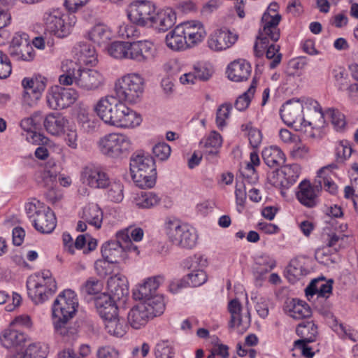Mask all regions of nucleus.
Wrapping results in <instances>:
<instances>
[{
    "label": "nucleus",
    "instance_id": "obj_1",
    "mask_svg": "<svg viewBox=\"0 0 358 358\" xmlns=\"http://www.w3.org/2000/svg\"><path fill=\"white\" fill-rule=\"evenodd\" d=\"M94 110L106 124L119 129H134L143 121L141 114L113 96L99 99L94 106Z\"/></svg>",
    "mask_w": 358,
    "mask_h": 358
},
{
    "label": "nucleus",
    "instance_id": "obj_2",
    "mask_svg": "<svg viewBox=\"0 0 358 358\" xmlns=\"http://www.w3.org/2000/svg\"><path fill=\"white\" fill-rule=\"evenodd\" d=\"M164 231L169 241L179 248L192 249L197 243L198 234L196 229L176 218L166 219Z\"/></svg>",
    "mask_w": 358,
    "mask_h": 358
},
{
    "label": "nucleus",
    "instance_id": "obj_3",
    "mask_svg": "<svg viewBox=\"0 0 358 358\" xmlns=\"http://www.w3.org/2000/svg\"><path fill=\"white\" fill-rule=\"evenodd\" d=\"M57 289L55 279L49 270H43L27 278V294L36 304L42 303Z\"/></svg>",
    "mask_w": 358,
    "mask_h": 358
},
{
    "label": "nucleus",
    "instance_id": "obj_4",
    "mask_svg": "<svg viewBox=\"0 0 358 358\" xmlns=\"http://www.w3.org/2000/svg\"><path fill=\"white\" fill-rule=\"evenodd\" d=\"M96 145L103 155L115 159L127 157L132 150L131 138L122 132L105 134L98 140Z\"/></svg>",
    "mask_w": 358,
    "mask_h": 358
},
{
    "label": "nucleus",
    "instance_id": "obj_5",
    "mask_svg": "<svg viewBox=\"0 0 358 358\" xmlns=\"http://www.w3.org/2000/svg\"><path fill=\"white\" fill-rule=\"evenodd\" d=\"M144 90V79L137 73H127L115 82V91L122 101L129 103L138 102Z\"/></svg>",
    "mask_w": 358,
    "mask_h": 358
},
{
    "label": "nucleus",
    "instance_id": "obj_6",
    "mask_svg": "<svg viewBox=\"0 0 358 358\" xmlns=\"http://www.w3.org/2000/svg\"><path fill=\"white\" fill-rule=\"evenodd\" d=\"M0 345L11 358H22V315H18L0 332Z\"/></svg>",
    "mask_w": 358,
    "mask_h": 358
},
{
    "label": "nucleus",
    "instance_id": "obj_7",
    "mask_svg": "<svg viewBox=\"0 0 358 358\" xmlns=\"http://www.w3.org/2000/svg\"><path fill=\"white\" fill-rule=\"evenodd\" d=\"M80 97L74 88H64L58 85L50 87L46 92L48 106L52 110H61L74 104Z\"/></svg>",
    "mask_w": 358,
    "mask_h": 358
},
{
    "label": "nucleus",
    "instance_id": "obj_8",
    "mask_svg": "<svg viewBox=\"0 0 358 358\" xmlns=\"http://www.w3.org/2000/svg\"><path fill=\"white\" fill-rule=\"evenodd\" d=\"M183 266L189 270L185 276L187 283L192 287L203 285L208 280L205 268L208 266L207 258L201 254H195L186 258Z\"/></svg>",
    "mask_w": 358,
    "mask_h": 358
},
{
    "label": "nucleus",
    "instance_id": "obj_9",
    "mask_svg": "<svg viewBox=\"0 0 358 358\" xmlns=\"http://www.w3.org/2000/svg\"><path fill=\"white\" fill-rule=\"evenodd\" d=\"M282 120L287 126L294 127L296 130H303L307 126L312 125L304 119L303 107L298 99L294 98L287 101L280 110Z\"/></svg>",
    "mask_w": 358,
    "mask_h": 358
},
{
    "label": "nucleus",
    "instance_id": "obj_10",
    "mask_svg": "<svg viewBox=\"0 0 358 358\" xmlns=\"http://www.w3.org/2000/svg\"><path fill=\"white\" fill-rule=\"evenodd\" d=\"M344 236L341 234L331 232L324 234L322 240L324 245L315 250V257L316 260L324 265L329 266L336 262L334 255L341 248Z\"/></svg>",
    "mask_w": 358,
    "mask_h": 358
},
{
    "label": "nucleus",
    "instance_id": "obj_11",
    "mask_svg": "<svg viewBox=\"0 0 358 358\" xmlns=\"http://www.w3.org/2000/svg\"><path fill=\"white\" fill-rule=\"evenodd\" d=\"M238 39V34L229 29L217 28L208 34L206 46L213 52H221L231 48Z\"/></svg>",
    "mask_w": 358,
    "mask_h": 358
},
{
    "label": "nucleus",
    "instance_id": "obj_12",
    "mask_svg": "<svg viewBox=\"0 0 358 358\" xmlns=\"http://www.w3.org/2000/svg\"><path fill=\"white\" fill-rule=\"evenodd\" d=\"M78 306V299L76 292L72 289H65L57 296L53 303L52 315L73 317Z\"/></svg>",
    "mask_w": 358,
    "mask_h": 358
},
{
    "label": "nucleus",
    "instance_id": "obj_13",
    "mask_svg": "<svg viewBox=\"0 0 358 358\" xmlns=\"http://www.w3.org/2000/svg\"><path fill=\"white\" fill-rule=\"evenodd\" d=\"M155 4L148 0L132 1L127 9V15L131 22H154Z\"/></svg>",
    "mask_w": 358,
    "mask_h": 358
},
{
    "label": "nucleus",
    "instance_id": "obj_14",
    "mask_svg": "<svg viewBox=\"0 0 358 358\" xmlns=\"http://www.w3.org/2000/svg\"><path fill=\"white\" fill-rule=\"evenodd\" d=\"M47 83V79L41 75L24 78V105L35 106L41 99Z\"/></svg>",
    "mask_w": 358,
    "mask_h": 358
},
{
    "label": "nucleus",
    "instance_id": "obj_15",
    "mask_svg": "<svg viewBox=\"0 0 358 358\" xmlns=\"http://www.w3.org/2000/svg\"><path fill=\"white\" fill-rule=\"evenodd\" d=\"M280 36V29L278 24H263L258 30L254 44L255 55L257 57L262 55L269 42L278 41Z\"/></svg>",
    "mask_w": 358,
    "mask_h": 358
},
{
    "label": "nucleus",
    "instance_id": "obj_16",
    "mask_svg": "<svg viewBox=\"0 0 358 358\" xmlns=\"http://www.w3.org/2000/svg\"><path fill=\"white\" fill-rule=\"evenodd\" d=\"M104 84V77L98 71L90 69H81L78 66L76 87L83 92H94Z\"/></svg>",
    "mask_w": 358,
    "mask_h": 358
},
{
    "label": "nucleus",
    "instance_id": "obj_17",
    "mask_svg": "<svg viewBox=\"0 0 358 358\" xmlns=\"http://www.w3.org/2000/svg\"><path fill=\"white\" fill-rule=\"evenodd\" d=\"M228 310L231 315L230 328H238L240 331H245L250 325V315L248 309H243L238 299H233L228 304Z\"/></svg>",
    "mask_w": 358,
    "mask_h": 358
},
{
    "label": "nucleus",
    "instance_id": "obj_18",
    "mask_svg": "<svg viewBox=\"0 0 358 358\" xmlns=\"http://www.w3.org/2000/svg\"><path fill=\"white\" fill-rule=\"evenodd\" d=\"M109 177L103 169L99 166L90 165L81 172V180L92 188H104L108 184Z\"/></svg>",
    "mask_w": 358,
    "mask_h": 358
},
{
    "label": "nucleus",
    "instance_id": "obj_19",
    "mask_svg": "<svg viewBox=\"0 0 358 358\" xmlns=\"http://www.w3.org/2000/svg\"><path fill=\"white\" fill-rule=\"evenodd\" d=\"M162 275H155L145 278L138 283L133 291V295L136 299H142L153 296H157V291L164 282Z\"/></svg>",
    "mask_w": 358,
    "mask_h": 358
},
{
    "label": "nucleus",
    "instance_id": "obj_20",
    "mask_svg": "<svg viewBox=\"0 0 358 358\" xmlns=\"http://www.w3.org/2000/svg\"><path fill=\"white\" fill-rule=\"evenodd\" d=\"M296 198L303 206L308 208H313L319 202V188L315 183L312 185L310 182L303 180L298 186Z\"/></svg>",
    "mask_w": 358,
    "mask_h": 358
},
{
    "label": "nucleus",
    "instance_id": "obj_21",
    "mask_svg": "<svg viewBox=\"0 0 358 358\" xmlns=\"http://www.w3.org/2000/svg\"><path fill=\"white\" fill-rule=\"evenodd\" d=\"M276 266L275 259L268 254H261L255 259V264L252 267V274L256 283H261L266 275Z\"/></svg>",
    "mask_w": 358,
    "mask_h": 358
},
{
    "label": "nucleus",
    "instance_id": "obj_22",
    "mask_svg": "<svg viewBox=\"0 0 358 358\" xmlns=\"http://www.w3.org/2000/svg\"><path fill=\"white\" fill-rule=\"evenodd\" d=\"M157 54L155 44L148 40L131 43V60L144 62L153 59Z\"/></svg>",
    "mask_w": 358,
    "mask_h": 358
},
{
    "label": "nucleus",
    "instance_id": "obj_23",
    "mask_svg": "<svg viewBox=\"0 0 358 358\" xmlns=\"http://www.w3.org/2000/svg\"><path fill=\"white\" fill-rule=\"evenodd\" d=\"M183 26L178 24L166 36V45L171 50L178 52L189 49Z\"/></svg>",
    "mask_w": 358,
    "mask_h": 358
},
{
    "label": "nucleus",
    "instance_id": "obj_24",
    "mask_svg": "<svg viewBox=\"0 0 358 358\" xmlns=\"http://www.w3.org/2000/svg\"><path fill=\"white\" fill-rule=\"evenodd\" d=\"M333 280H325L323 278L314 279L306 288V295L310 300L315 295L317 299H327L332 292Z\"/></svg>",
    "mask_w": 358,
    "mask_h": 358
},
{
    "label": "nucleus",
    "instance_id": "obj_25",
    "mask_svg": "<svg viewBox=\"0 0 358 358\" xmlns=\"http://www.w3.org/2000/svg\"><path fill=\"white\" fill-rule=\"evenodd\" d=\"M148 312L145 306L141 305L140 303L133 306L127 313L128 325L136 330L144 328L152 319Z\"/></svg>",
    "mask_w": 358,
    "mask_h": 358
},
{
    "label": "nucleus",
    "instance_id": "obj_26",
    "mask_svg": "<svg viewBox=\"0 0 358 358\" xmlns=\"http://www.w3.org/2000/svg\"><path fill=\"white\" fill-rule=\"evenodd\" d=\"M251 71L250 64L244 59H238L231 62L227 69L228 78L234 82H242L248 80Z\"/></svg>",
    "mask_w": 358,
    "mask_h": 358
},
{
    "label": "nucleus",
    "instance_id": "obj_27",
    "mask_svg": "<svg viewBox=\"0 0 358 358\" xmlns=\"http://www.w3.org/2000/svg\"><path fill=\"white\" fill-rule=\"evenodd\" d=\"M68 123V120L61 113H50L45 116L44 128L48 134L59 136L64 133Z\"/></svg>",
    "mask_w": 358,
    "mask_h": 358
},
{
    "label": "nucleus",
    "instance_id": "obj_28",
    "mask_svg": "<svg viewBox=\"0 0 358 358\" xmlns=\"http://www.w3.org/2000/svg\"><path fill=\"white\" fill-rule=\"evenodd\" d=\"M337 168L335 164H331L328 166L320 169L317 172V178L315 181L319 191L323 188L325 191L331 194H334L337 192V185L333 181L331 175L332 171Z\"/></svg>",
    "mask_w": 358,
    "mask_h": 358
},
{
    "label": "nucleus",
    "instance_id": "obj_29",
    "mask_svg": "<svg viewBox=\"0 0 358 358\" xmlns=\"http://www.w3.org/2000/svg\"><path fill=\"white\" fill-rule=\"evenodd\" d=\"M180 25H184L189 48L200 44L207 36L208 29L206 24H180Z\"/></svg>",
    "mask_w": 358,
    "mask_h": 358
},
{
    "label": "nucleus",
    "instance_id": "obj_30",
    "mask_svg": "<svg viewBox=\"0 0 358 358\" xmlns=\"http://www.w3.org/2000/svg\"><path fill=\"white\" fill-rule=\"evenodd\" d=\"M115 299L106 293H100L94 299L96 311L101 318L112 317L118 312V308L115 303Z\"/></svg>",
    "mask_w": 358,
    "mask_h": 358
},
{
    "label": "nucleus",
    "instance_id": "obj_31",
    "mask_svg": "<svg viewBox=\"0 0 358 358\" xmlns=\"http://www.w3.org/2000/svg\"><path fill=\"white\" fill-rule=\"evenodd\" d=\"M31 224L41 234H50L57 225V220L54 212L50 208L47 209L33 220Z\"/></svg>",
    "mask_w": 358,
    "mask_h": 358
},
{
    "label": "nucleus",
    "instance_id": "obj_32",
    "mask_svg": "<svg viewBox=\"0 0 358 358\" xmlns=\"http://www.w3.org/2000/svg\"><path fill=\"white\" fill-rule=\"evenodd\" d=\"M80 219L96 229L101 227L103 213L101 208L96 203H89L83 207L80 213Z\"/></svg>",
    "mask_w": 358,
    "mask_h": 358
},
{
    "label": "nucleus",
    "instance_id": "obj_33",
    "mask_svg": "<svg viewBox=\"0 0 358 358\" xmlns=\"http://www.w3.org/2000/svg\"><path fill=\"white\" fill-rule=\"evenodd\" d=\"M156 171L154 159L148 154L138 153L130 159L131 173Z\"/></svg>",
    "mask_w": 358,
    "mask_h": 358
},
{
    "label": "nucleus",
    "instance_id": "obj_34",
    "mask_svg": "<svg viewBox=\"0 0 358 358\" xmlns=\"http://www.w3.org/2000/svg\"><path fill=\"white\" fill-rule=\"evenodd\" d=\"M75 55L80 64L94 66L97 56L94 48L87 43L80 42L74 47Z\"/></svg>",
    "mask_w": 358,
    "mask_h": 358
},
{
    "label": "nucleus",
    "instance_id": "obj_35",
    "mask_svg": "<svg viewBox=\"0 0 358 358\" xmlns=\"http://www.w3.org/2000/svg\"><path fill=\"white\" fill-rule=\"evenodd\" d=\"M222 144L221 135L215 131L203 137L199 142V147L204 155L209 157L216 156Z\"/></svg>",
    "mask_w": 358,
    "mask_h": 358
},
{
    "label": "nucleus",
    "instance_id": "obj_36",
    "mask_svg": "<svg viewBox=\"0 0 358 358\" xmlns=\"http://www.w3.org/2000/svg\"><path fill=\"white\" fill-rule=\"evenodd\" d=\"M107 287L110 294L117 299L124 298L129 293L127 278L120 273L110 277Z\"/></svg>",
    "mask_w": 358,
    "mask_h": 358
},
{
    "label": "nucleus",
    "instance_id": "obj_37",
    "mask_svg": "<svg viewBox=\"0 0 358 358\" xmlns=\"http://www.w3.org/2000/svg\"><path fill=\"white\" fill-rule=\"evenodd\" d=\"M287 314L296 320H301L311 315L310 306L303 301L293 299L287 303L285 306Z\"/></svg>",
    "mask_w": 358,
    "mask_h": 358
},
{
    "label": "nucleus",
    "instance_id": "obj_38",
    "mask_svg": "<svg viewBox=\"0 0 358 358\" xmlns=\"http://www.w3.org/2000/svg\"><path fill=\"white\" fill-rule=\"evenodd\" d=\"M113 33L106 24H96L88 32V38L104 48L113 37Z\"/></svg>",
    "mask_w": 358,
    "mask_h": 358
},
{
    "label": "nucleus",
    "instance_id": "obj_39",
    "mask_svg": "<svg viewBox=\"0 0 358 358\" xmlns=\"http://www.w3.org/2000/svg\"><path fill=\"white\" fill-rule=\"evenodd\" d=\"M62 74L59 77V83L62 85H72L76 86V80L78 73V65L71 61L65 60L62 64Z\"/></svg>",
    "mask_w": 358,
    "mask_h": 358
},
{
    "label": "nucleus",
    "instance_id": "obj_40",
    "mask_svg": "<svg viewBox=\"0 0 358 358\" xmlns=\"http://www.w3.org/2000/svg\"><path fill=\"white\" fill-rule=\"evenodd\" d=\"M106 331L111 336L121 338L124 336L127 331V325L124 320L118 317V312L112 317L102 318Z\"/></svg>",
    "mask_w": 358,
    "mask_h": 358
},
{
    "label": "nucleus",
    "instance_id": "obj_41",
    "mask_svg": "<svg viewBox=\"0 0 358 358\" xmlns=\"http://www.w3.org/2000/svg\"><path fill=\"white\" fill-rule=\"evenodd\" d=\"M162 196L154 192H140L134 196V203L140 208H152L158 206Z\"/></svg>",
    "mask_w": 358,
    "mask_h": 358
},
{
    "label": "nucleus",
    "instance_id": "obj_42",
    "mask_svg": "<svg viewBox=\"0 0 358 358\" xmlns=\"http://www.w3.org/2000/svg\"><path fill=\"white\" fill-rule=\"evenodd\" d=\"M110 56L116 59L131 60V43L114 41L105 48Z\"/></svg>",
    "mask_w": 358,
    "mask_h": 358
},
{
    "label": "nucleus",
    "instance_id": "obj_43",
    "mask_svg": "<svg viewBox=\"0 0 358 358\" xmlns=\"http://www.w3.org/2000/svg\"><path fill=\"white\" fill-rule=\"evenodd\" d=\"M262 155L265 164L271 168L279 166L285 162V154L275 145L265 148L262 150Z\"/></svg>",
    "mask_w": 358,
    "mask_h": 358
},
{
    "label": "nucleus",
    "instance_id": "obj_44",
    "mask_svg": "<svg viewBox=\"0 0 358 358\" xmlns=\"http://www.w3.org/2000/svg\"><path fill=\"white\" fill-rule=\"evenodd\" d=\"M141 305L145 306L148 313L152 319L161 315L165 310V303L162 295L153 296L141 299Z\"/></svg>",
    "mask_w": 358,
    "mask_h": 358
},
{
    "label": "nucleus",
    "instance_id": "obj_45",
    "mask_svg": "<svg viewBox=\"0 0 358 358\" xmlns=\"http://www.w3.org/2000/svg\"><path fill=\"white\" fill-rule=\"evenodd\" d=\"M101 254L103 258L117 262L118 258L122 256V241L116 238V241L110 240L104 243L101 247Z\"/></svg>",
    "mask_w": 358,
    "mask_h": 358
},
{
    "label": "nucleus",
    "instance_id": "obj_46",
    "mask_svg": "<svg viewBox=\"0 0 358 358\" xmlns=\"http://www.w3.org/2000/svg\"><path fill=\"white\" fill-rule=\"evenodd\" d=\"M305 261L303 257H296L291 260L287 268V275L289 281L294 282L308 273Z\"/></svg>",
    "mask_w": 358,
    "mask_h": 358
},
{
    "label": "nucleus",
    "instance_id": "obj_47",
    "mask_svg": "<svg viewBox=\"0 0 358 358\" xmlns=\"http://www.w3.org/2000/svg\"><path fill=\"white\" fill-rule=\"evenodd\" d=\"M281 174L283 180L280 184L285 188H289L293 185L301 174L300 166L297 164H292L283 166L281 169Z\"/></svg>",
    "mask_w": 358,
    "mask_h": 358
},
{
    "label": "nucleus",
    "instance_id": "obj_48",
    "mask_svg": "<svg viewBox=\"0 0 358 358\" xmlns=\"http://www.w3.org/2000/svg\"><path fill=\"white\" fill-rule=\"evenodd\" d=\"M147 24H119L116 27L117 36L122 38L139 37Z\"/></svg>",
    "mask_w": 358,
    "mask_h": 358
},
{
    "label": "nucleus",
    "instance_id": "obj_49",
    "mask_svg": "<svg viewBox=\"0 0 358 358\" xmlns=\"http://www.w3.org/2000/svg\"><path fill=\"white\" fill-rule=\"evenodd\" d=\"M296 334L301 338L299 341L312 343L316 339L317 327L313 321L302 322L298 325Z\"/></svg>",
    "mask_w": 358,
    "mask_h": 358
},
{
    "label": "nucleus",
    "instance_id": "obj_50",
    "mask_svg": "<svg viewBox=\"0 0 358 358\" xmlns=\"http://www.w3.org/2000/svg\"><path fill=\"white\" fill-rule=\"evenodd\" d=\"M106 196L108 199L113 202L119 203L123 200V185L120 180H108L106 185Z\"/></svg>",
    "mask_w": 358,
    "mask_h": 358
},
{
    "label": "nucleus",
    "instance_id": "obj_51",
    "mask_svg": "<svg viewBox=\"0 0 358 358\" xmlns=\"http://www.w3.org/2000/svg\"><path fill=\"white\" fill-rule=\"evenodd\" d=\"M156 171H145V173H131L134 182L140 188L152 187L156 181Z\"/></svg>",
    "mask_w": 358,
    "mask_h": 358
},
{
    "label": "nucleus",
    "instance_id": "obj_52",
    "mask_svg": "<svg viewBox=\"0 0 358 358\" xmlns=\"http://www.w3.org/2000/svg\"><path fill=\"white\" fill-rule=\"evenodd\" d=\"M144 236L143 230L140 227H129L117 231L115 236L120 241H141Z\"/></svg>",
    "mask_w": 358,
    "mask_h": 358
},
{
    "label": "nucleus",
    "instance_id": "obj_53",
    "mask_svg": "<svg viewBox=\"0 0 358 358\" xmlns=\"http://www.w3.org/2000/svg\"><path fill=\"white\" fill-rule=\"evenodd\" d=\"M322 120H329L335 130L342 131L346 127L345 115L338 110L328 108L324 112Z\"/></svg>",
    "mask_w": 358,
    "mask_h": 358
},
{
    "label": "nucleus",
    "instance_id": "obj_54",
    "mask_svg": "<svg viewBox=\"0 0 358 358\" xmlns=\"http://www.w3.org/2000/svg\"><path fill=\"white\" fill-rule=\"evenodd\" d=\"M332 329L342 339L350 340L353 342L358 341V331L352 329L350 326L339 323L336 320L332 325Z\"/></svg>",
    "mask_w": 358,
    "mask_h": 358
},
{
    "label": "nucleus",
    "instance_id": "obj_55",
    "mask_svg": "<svg viewBox=\"0 0 358 358\" xmlns=\"http://www.w3.org/2000/svg\"><path fill=\"white\" fill-rule=\"evenodd\" d=\"M260 163L258 153L254 150L250 152V162L247 163L243 171V176L248 178L250 182H255L257 179V174L255 171V167L258 166Z\"/></svg>",
    "mask_w": 358,
    "mask_h": 358
},
{
    "label": "nucleus",
    "instance_id": "obj_56",
    "mask_svg": "<svg viewBox=\"0 0 358 358\" xmlns=\"http://www.w3.org/2000/svg\"><path fill=\"white\" fill-rule=\"evenodd\" d=\"M45 34L62 38L68 36L73 31L72 24H46Z\"/></svg>",
    "mask_w": 358,
    "mask_h": 358
},
{
    "label": "nucleus",
    "instance_id": "obj_57",
    "mask_svg": "<svg viewBox=\"0 0 358 358\" xmlns=\"http://www.w3.org/2000/svg\"><path fill=\"white\" fill-rule=\"evenodd\" d=\"M256 87L257 81L253 80L248 90L237 98L235 102V108L238 110L243 111L249 106L251 99L255 94Z\"/></svg>",
    "mask_w": 358,
    "mask_h": 358
},
{
    "label": "nucleus",
    "instance_id": "obj_58",
    "mask_svg": "<svg viewBox=\"0 0 358 358\" xmlns=\"http://www.w3.org/2000/svg\"><path fill=\"white\" fill-rule=\"evenodd\" d=\"M26 140L34 145H45L50 148L52 147L54 143L50 140L48 137L44 136L40 132H37L36 130L28 128L26 130Z\"/></svg>",
    "mask_w": 358,
    "mask_h": 358
},
{
    "label": "nucleus",
    "instance_id": "obj_59",
    "mask_svg": "<svg viewBox=\"0 0 358 358\" xmlns=\"http://www.w3.org/2000/svg\"><path fill=\"white\" fill-rule=\"evenodd\" d=\"M103 289V283L94 277L88 278L80 287V292L84 296L99 294Z\"/></svg>",
    "mask_w": 358,
    "mask_h": 358
},
{
    "label": "nucleus",
    "instance_id": "obj_60",
    "mask_svg": "<svg viewBox=\"0 0 358 358\" xmlns=\"http://www.w3.org/2000/svg\"><path fill=\"white\" fill-rule=\"evenodd\" d=\"M48 208L36 199L27 202L24 206L26 214L31 223L39 214L45 212Z\"/></svg>",
    "mask_w": 358,
    "mask_h": 358
},
{
    "label": "nucleus",
    "instance_id": "obj_61",
    "mask_svg": "<svg viewBox=\"0 0 358 358\" xmlns=\"http://www.w3.org/2000/svg\"><path fill=\"white\" fill-rule=\"evenodd\" d=\"M156 358H173L175 352L171 343L167 340L158 342L155 346Z\"/></svg>",
    "mask_w": 358,
    "mask_h": 358
},
{
    "label": "nucleus",
    "instance_id": "obj_62",
    "mask_svg": "<svg viewBox=\"0 0 358 358\" xmlns=\"http://www.w3.org/2000/svg\"><path fill=\"white\" fill-rule=\"evenodd\" d=\"M57 171L54 167L45 166L40 172L39 182L48 188L52 187L57 180Z\"/></svg>",
    "mask_w": 358,
    "mask_h": 358
},
{
    "label": "nucleus",
    "instance_id": "obj_63",
    "mask_svg": "<svg viewBox=\"0 0 358 358\" xmlns=\"http://www.w3.org/2000/svg\"><path fill=\"white\" fill-rule=\"evenodd\" d=\"M335 152L337 161L343 162L350 157L352 149L349 141L343 140L336 144Z\"/></svg>",
    "mask_w": 358,
    "mask_h": 358
},
{
    "label": "nucleus",
    "instance_id": "obj_64",
    "mask_svg": "<svg viewBox=\"0 0 358 358\" xmlns=\"http://www.w3.org/2000/svg\"><path fill=\"white\" fill-rule=\"evenodd\" d=\"M47 350L41 343L29 345L24 351V358H46Z\"/></svg>",
    "mask_w": 358,
    "mask_h": 358
}]
</instances>
